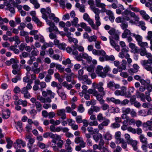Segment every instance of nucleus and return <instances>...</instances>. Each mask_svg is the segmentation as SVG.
Here are the masks:
<instances>
[{"mask_svg": "<svg viewBox=\"0 0 152 152\" xmlns=\"http://www.w3.org/2000/svg\"><path fill=\"white\" fill-rule=\"evenodd\" d=\"M99 14L98 13V15L97 16H96V14H95L94 19L96 21L95 24L93 20L90 18L89 15L86 13L84 14L83 18L84 20L88 22L93 29L97 30L98 29L99 27L101 25Z\"/></svg>", "mask_w": 152, "mask_h": 152, "instance_id": "f257e3e1", "label": "nucleus"}, {"mask_svg": "<svg viewBox=\"0 0 152 152\" xmlns=\"http://www.w3.org/2000/svg\"><path fill=\"white\" fill-rule=\"evenodd\" d=\"M96 5V6L101 8L100 10L101 12H105L106 14L110 16L113 15V12L110 10H107L106 9V4L101 2V0H95Z\"/></svg>", "mask_w": 152, "mask_h": 152, "instance_id": "f03ea898", "label": "nucleus"}, {"mask_svg": "<svg viewBox=\"0 0 152 152\" xmlns=\"http://www.w3.org/2000/svg\"><path fill=\"white\" fill-rule=\"evenodd\" d=\"M60 49L62 50L63 51L66 50V52L71 54L74 55H77L78 52L76 49H77L80 51L83 52L84 51V48H59Z\"/></svg>", "mask_w": 152, "mask_h": 152, "instance_id": "7ed1b4c3", "label": "nucleus"}, {"mask_svg": "<svg viewBox=\"0 0 152 152\" xmlns=\"http://www.w3.org/2000/svg\"><path fill=\"white\" fill-rule=\"evenodd\" d=\"M88 4L90 6V7L91 10L96 14V16L98 15V13H100V10L98 8H96L94 5V1L93 0H88Z\"/></svg>", "mask_w": 152, "mask_h": 152, "instance_id": "20e7f679", "label": "nucleus"}, {"mask_svg": "<svg viewBox=\"0 0 152 152\" xmlns=\"http://www.w3.org/2000/svg\"><path fill=\"white\" fill-rule=\"evenodd\" d=\"M45 20L47 24L50 26L48 29L50 32H51L53 31H55L56 32H59L60 34V32H59L57 27L55 26V24L53 22L49 20L48 19Z\"/></svg>", "mask_w": 152, "mask_h": 152, "instance_id": "39448f33", "label": "nucleus"}, {"mask_svg": "<svg viewBox=\"0 0 152 152\" xmlns=\"http://www.w3.org/2000/svg\"><path fill=\"white\" fill-rule=\"evenodd\" d=\"M96 73L99 76L102 78L105 77V73L104 72L103 67L100 65L97 66L96 70Z\"/></svg>", "mask_w": 152, "mask_h": 152, "instance_id": "423d86ee", "label": "nucleus"}, {"mask_svg": "<svg viewBox=\"0 0 152 152\" xmlns=\"http://www.w3.org/2000/svg\"><path fill=\"white\" fill-rule=\"evenodd\" d=\"M108 33L115 39L116 40L119 39V37L118 34L115 28H112L108 31Z\"/></svg>", "mask_w": 152, "mask_h": 152, "instance_id": "0eeeda50", "label": "nucleus"}, {"mask_svg": "<svg viewBox=\"0 0 152 152\" xmlns=\"http://www.w3.org/2000/svg\"><path fill=\"white\" fill-rule=\"evenodd\" d=\"M141 63L144 68L148 71H150L152 69V66L150 64H152L148 62L146 60H142L141 61Z\"/></svg>", "mask_w": 152, "mask_h": 152, "instance_id": "6e6552de", "label": "nucleus"}, {"mask_svg": "<svg viewBox=\"0 0 152 152\" xmlns=\"http://www.w3.org/2000/svg\"><path fill=\"white\" fill-rule=\"evenodd\" d=\"M107 87L112 90H114L116 89H119L120 86L119 84H115L113 81H110L107 83Z\"/></svg>", "mask_w": 152, "mask_h": 152, "instance_id": "1a4fd4ad", "label": "nucleus"}, {"mask_svg": "<svg viewBox=\"0 0 152 152\" xmlns=\"http://www.w3.org/2000/svg\"><path fill=\"white\" fill-rule=\"evenodd\" d=\"M20 145H21L23 148L26 146V143L25 141L21 139H18L16 140V142L14 143L13 146L15 148L18 149L19 148H20L19 146Z\"/></svg>", "mask_w": 152, "mask_h": 152, "instance_id": "9d476101", "label": "nucleus"}, {"mask_svg": "<svg viewBox=\"0 0 152 152\" xmlns=\"http://www.w3.org/2000/svg\"><path fill=\"white\" fill-rule=\"evenodd\" d=\"M42 14V17L45 20L48 19V15L46 14L49 13L51 12V10L50 8L47 7L46 9L45 8H42L40 10Z\"/></svg>", "mask_w": 152, "mask_h": 152, "instance_id": "9b49d317", "label": "nucleus"}, {"mask_svg": "<svg viewBox=\"0 0 152 152\" xmlns=\"http://www.w3.org/2000/svg\"><path fill=\"white\" fill-rule=\"evenodd\" d=\"M65 112L64 109H58L57 110V115L58 116H60L62 120L65 119L66 118Z\"/></svg>", "mask_w": 152, "mask_h": 152, "instance_id": "f8f14e48", "label": "nucleus"}, {"mask_svg": "<svg viewBox=\"0 0 152 152\" xmlns=\"http://www.w3.org/2000/svg\"><path fill=\"white\" fill-rule=\"evenodd\" d=\"M88 50L89 51H92V53L94 55H99L101 54H104V51L102 50H96L93 48H88Z\"/></svg>", "mask_w": 152, "mask_h": 152, "instance_id": "ddd939ff", "label": "nucleus"}, {"mask_svg": "<svg viewBox=\"0 0 152 152\" xmlns=\"http://www.w3.org/2000/svg\"><path fill=\"white\" fill-rule=\"evenodd\" d=\"M100 108L97 106H92L88 110V113L89 115L93 114V112H98L99 111Z\"/></svg>", "mask_w": 152, "mask_h": 152, "instance_id": "4468645a", "label": "nucleus"}, {"mask_svg": "<svg viewBox=\"0 0 152 152\" xmlns=\"http://www.w3.org/2000/svg\"><path fill=\"white\" fill-rule=\"evenodd\" d=\"M12 65V67L13 69L12 70V72L14 75L17 74L20 69V67L17 64L15 60V62Z\"/></svg>", "mask_w": 152, "mask_h": 152, "instance_id": "2eb2a0df", "label": "nucleus"}, {"mask_svg": "<svg viewBox=\"0 0 152 152\" xmlns=\"http://www.w3.org/2000/svg\"><path fill=\"white\" fill-rule=\"evenodd\" d=\"M4 4L5 6L7 7V10H9L11 13H14L15 12V10L13 5L11 4V3H8V1L4 2Z\"/></svg>", "mask_w": 152, "mask_h": 152, "instance_id": "dca6fc26", "label": "nucleus"}, {"mask_svg": "<svg viewBox=\"0 0 152 152\" xmlns=\"http://www.w3.org/2000/svg\"><path fill=\"white\" fill-rule=\"evenodd\" d=\"M43 137L45 138H47L50 137L51 138H56L57 137L56 134H54L52 132H47L44 133L43 135Z\"/></svg>", "mask_w": 152, "mask_h": 152, "instance_id": "f3484780", "label": "nucleus"}, {"mask_svg": "<svg viewBox=\"0 0 152 152\" xmlns=\"http://www.w3.org/2000/svg\"><path fill=\"white\" fill-rule=\"evenodd\" d=\"M27 146L29 149L28 152H37L39 148L36 145H34L33 147L32 145L27 144Z\"/></svg>", "mask_w": 152, "mask_h": 152, "instance_id": "a211bd4d", "label": "nucleus"}, {"mask_svg": "<svg viewBox=\"0 0 152 152\" xmlns=\"http://www.w3.org/2000/svg\"><path fill=\"white\" fill-rule=\"evenodd\" d=\"M129 50V48H122L121 51L119 53V57L122 58H124L125 56V55L126 56V54H127V53Z\"/></svg>", "mask_w": 152, "mask_h": 152, "instance_id": "6ab92c4d", "label": "nucleus"}, {"mask_svg": "<svg viewBox=\"0 0 152 152\" xmlns=\"http://www.w3.org/2000/svg\"><path fill=\"white\" fill-rule=\"evenodd\" d=\"M106 100L108 102H112L115 104H120V100L119 99H116L113 97L107 98Z\"/></svg>", "mask_w": 152, "mask_h": 152, "instance_id": "aec40b11", "label": "nucleus"}, {"mask_svg": "<svg viewBox=\"0 0 152 152\" xmlns=\"http://www.w3.org/2000/svg\"><path fill=\"white\" fill-rule=\"evenodd\" d=\"M128 143L129 144L131 145L133 148V150L134 151H136L137 149V141L133 140L132 139L128 141Z\"/></svg>", "mask_w": 152, "mask_h": 152, "instance_id": "412c9836", "label": "nucleus"}, {"mask_svg": "<svg viewBox=\"0 0 152 152\" xmlns=\"http://www.w3.org/2000/svg\"><path fill=\"white\" fill-rule=\"evenodd\" d=\"M133 33H132L130 30L128 29H126L124 30V32L122 34V37L123 38H126L130 35H132Z\"/></svg>", "mask_w": 152, "mask_h": 152, "instance_id": "4be33fe9", "label": "nucleus"}, {"mask_svg": "<svg viewBox=\"0 0 152 152\" xmlns=\"http://www.w3.org/2000/svg\"><path fill=\"white\" fill-rule=\"evenodd\" d=\"M55 125H51L50 126V131L54 132H59L61 130V127L58 126L56 128L54 126Z\"/></svg>", "mask_w": 152, "mask_h": 152, "instance_id": "5701e85b", "label": "nucleus"}, {"mask_svg": "<svg viewBox=\"0 0 152 152\" xmlns=\"http://www.w3.org/2000/svg\"><path fill=\"white\" fill-rule=\"evenodd\" d=\"M104 95L102 94H100L97 92V94L96 95H94L96 98L99 101L101 104H103L104 102V100L103 99V96Z\"/></svg>", "mask_w": 152, "mask_h": 152, "instance_id": "b1692460", "label": "nucleus"}, {"mask_svg": "<svg viewBox=\"0 0 152 152\" xmlns=\"http://www.w3.org/2000/svg\"><path fill=\"white\" fill-rule=\"evenodd\" d=\"M16 127L19 132H21L23 130L22 123L21 121H18L16 123Z\"/></svg>", "mask_w": 152, "mask_h": 152, "instance_id": "393cba45", "label": "nucleus"}, {"mask_svg": "<svg viewBox=\"0 0 152 152\" xmlns=\"http://www.w3.org/2000/svg\"><path fill=\"white\" fill-rule=\"evenodd\" d=\"M54 43L55 45H57L59 48H65L66 44L64 43L59 44V41L56 39H55L54 41Z\"/></svg>", "mask_w": 152, "mask_h": 152, "instance_id": "a878e982", "label": "nucleus"}, {"mask_svg": "<svg viewBox=\"0 0 152 152\" xmlns=\"http://www.w3.org/2000/svg\"><path fill=\"white\" fill-rule=\"evenodd\" d=\"M137 98H140L141 101L143 102H145V96L143 93H141L138 91L137 92L136 94Z\"/></svg>", "mask_w": 152, "mask_h": 152, "instance_id": "bb28decb", "label": "nucleus"}, {"mask_svg": "<svg viewBox=\"0 0 152 152\" xmlns=\"http://www.w3.org/2000/svg\"><path fill=\"white\" fill-rule=\"evenodd\" d=\"M59 96L61 97L63 100H65L66 98V94L63 89H62L60 91H58L57 92Z\"/></svg>", "mask_w": 152, "mask_h": 152, "instance_id": "cd10ccee", "label": "nucleus"}, {"mask_svg": "<svg viewBox=\"0 0 152 152\" xmlns=\"http://www.w3.org/2000/svg\"><path fill=\"white\" fill-rule=\"evenodd\" d=\"M10 115V111L8 110H7L3 112L2 113V117L4 119H7L9 118Z\"/></svg>", "mask_w": 152, "mask_h": 152, "instance_id": "c85d7f7f", "label": "nucleus"}, {"mask_svg": "<svg viewBox=\"0 0 152 152\" xmlns=\"http://www.w3.org/2000/svg\"><path fill=\"white\" fill-rule=\"evenodd\" d=\"M32 86L28 85H27L26 86L23 88L21 90V92L22 94L28 92V90H30L32 88Z\"/></svg>", "mask_w": 152, "mask_h": 152, "instance_id": "c756f323", "label": "nucleus"}, {"mask_svg": "<svg viewBox=\"0 0 152 152\" xmlns=\"http://www.w3.org/2000/svg\"><path fill=\"white\" fill-rule=\"evenodd\" d=\"M27 102L26 100L23 101L21 99H19L17 102H14V104L15 105L18 104H22L23 107H25L27 105Z\"/></svg>", "mask_w": 152, "mask_h": 152, "instance_id": "7c9ffc66", "label": "nucleus"}, {"mask_svg": "<svg viewBox=\"0 0 152 152\" xmlns=\"http://www.w3.org/2000/svg\"><path fill=\"white\" fill-rule=\"evenodd\" d=\"M54 77L55 78L57 79L58 81L61 83L63 81V77L61 75H60L58 73L56 72L54 74Z\"/></svg>", "mask_w": 152, "mask_h": 152, "instance_id": "2f4dec72", "label": "nucleus"}, {"mask_svg": "<svg viewBox=\"0 0 152 152\" xmlns=\"http://www.w3.org/2000/svg\"><path fill=\"white\" fill-rule=\"evenodd\" d=\"M75 6L76 7L79 9V10L80 12H85L84 5L78 3L77 4H76Z\"/></svg>", "mask_w": 152, "mask_h": 152, "instance_id": "473e14b6", "label": "nucleus"}, {"mask_svg": "<svg viewBox=\"0 0 152 152\" xmlns=\"http://www.w3.org/2000/svg\"><path fill=\"white\" fill-rule=\"evenodd\" d=\"M93 138L95 142H97L102 138V136L101 134H98L96 135H93Z\"/></svg>", "mask_w": 152, "mask_h": 152, "instance_id": "72a5a7b5", "label": "nucleus"}, {"mask_svg": "<svg viewBox=\"0 0 152 152\" xmlns=\"http://www.w3.org/2000/svg\"><path fill=\"white\" fill-rule=\"evenodd\" d=\"M132 36L135 37L136 40L138 44L142 40V37L139 34H136L134 33L132 34Z\"/></svg>", "mask_w": 152, "mask_h": 152, "instance_id": "f704fd0d", "label": "nucleus"}, {"mask_svg": "<svg viewBox=\"0 0 152 152\" xmlns=\"http://www.w3.org/2000/svg\"><path fill=\"white\" fill-rule=\"evenodd\" d=\"M35 106L38 112H40L42 109V106L40 102L37 101L35 102Z\"/></svg>", "mask_w": 152, "mask_h": 152, "instance_id": "c9c22d12", "label": "nucleus"}, {"mask_svg": "<svg viewBox=\"0 0 152 152\" xmlns=\"http://www.w3.org/2000/svg\"><path fill=\"white\" fill-rule=\"evenodd\" d=\"M121 110L123 113L127 115L131 112V109L129 107H123L121 108Z\"/></svg>", "mask_w": 152, "mask_h": 152, "instance_id": "e433bc0d", "label": "nucleus"}, {"mask_svg": "<svg viewBox=\"0 0 152 152\" xmlns=\"http://www.w3.org/2000/svg\"><path fill=\"white\" fill-rule=\"evenodd\" d=\"M139 139L140 141L142 143L145 144L147 143V139L145 137L144 135L141 134L139 136Z\"/></svg>", "mask_w": 152, "mask_h": 152, "instance_id": "4c0bfd02", "label": "nucleus"}, {"mask_svg": "<svg viewBox=\"0 0 152 152\" xmlns=\"http://www.w3.org/2000/svg\"><path fill=\"white\" fill-rule=\"evenodd\" d=\"M62 85L68 90H70L72 88V86L71 84H69L66 81L63 82Z\"/></svg>", "mask_w": 152, "mask_h": 152, "instance_id": "58836bf2", "label": "nucleus"}, {"mask_svg": "<svg viewBox=\"0 0 152 152\" xmlns=\"http://www.w3.org/2000/svg\"><path fill=\"white\" fill-rule=\"evenodd\" d=\"M130 15L131 17L134 18V19L135 20V21H139V18L138 15L135 14V13L132 12L131 11Z\"/></svg>", "mask_w": 152, "mask_h": 152, "instance_id": "ea45409f", "label": "nucleus"}, {"mask_svg": "<svg viewBox=\"0 0 152 152\" xmlns=\"http://www.w3.org/2000/svg\"><path fill=\"white\" fill-rule=\"evenodd\" d=\"M87 93L90 94H93L94 96V95H96L97 94V91L95 89H89L87 91Z\"/></svg>", "mask_w": 152, "mask_h": 152, "instance_id": "a19ab883", "label": "nucleus"}, {"mask_svg": "<svg viewBox=\"0 0 152 152\" xmlns=\"http://www.w3.org/2000/svg\"><path fill=\"white\" fill-rule=\"evenodd\" d=\"M146 51L145 48H140L139 49V53L142 56H144L146 53Z\"/></svg>", "mask_w": 152, "mask_h": 152, "instance_id": "79ce46f5", "label": "nucleus"}, {"mask_svg": "<svg viewBox=\"0 0 152 152\" xmlns=\"http://www.w3.org/2000/svg\"><path fill=\"white\" fill-rule=\"evenodd\" d=\"M114 94L116 96H124V92L123 91L116 90L114 92Z\"/></svg>", "mask_w": 152, "mask_h": 152, "instance_id": "37998d69", "label": "nucleus"}, {"mask_svg": "<svg viewBox=\"0 0 152 152\" xmlns=\"http://www.w3.org/2000/svg\"><path fill=\"white\" fill-rule=\"evenodd\" d=\"M63 143V141L61 140V139L58 140V142L56 144L57 145V147L58 148V149H59V148H61L62 147Z\"/></svg>", "mask_w": 152, "mask_h": 152, "instance_id": "c03bdc74", "label": "nucleus"}, {"mask_svg": "<svg viewBox=\"0 0 152 152\" xmlns=\"http://www.w3.org/2000/svg\"><path fill=\"white\" fill-rule=\"evenodd\" d=\"M78 22V19L77 17H75L73 19V21H71V22L72 23V25L74 26H75L77 27L78 26L77 23Z\"/></svg>", "mask_w": 152, "mask_h": 152, "instance_id": "a18cd8bd", "label": "nucleus"}, {"mask_svg": "<svg viewBox=\"0 0 152 152\" xmlns=\"http://www.w3.org/2000/svg\"><path fill=\"white\" fill-rule=\"evenodd\" d=\"M53 46V43L52 42H50L49 43L44 42L43 47V48L52 47Z\"/></svg>", "mask_w": 152, "mask_h": 152, "instance_id": "49530a36", "label": "nucleus"}, {"mask_svg": "<svg viewBox=\"0 0 152 152\" xmlns=\"http://www.w3.org/2000/svg\"><path fill=\"white\" fill-rule=\"evenodd\" d=\"M56 68L61 73L63 72L64 70V68L62 67V66L60 64H57Z\"/></svg>", "mask_w": 152, "mask_h": 152, "instance_id": "de8ad7c7", "label": "nucleus"}, {"mask_svg": "<svg viewBox=\"0 0 152 152\" xmlns=\"http://www.w3.org/2000/svg\"><path fill=\"white\" fill-rule=\"evenodd\" d=\"M95 88L97 89L98 91L100 92L101 94L102 95H104L105 94V92L104 91V88L103 87Z\"/></svg>", "mask_w": 152, "mask_h": 152, "instance_id": "09e8293b", "label": "nucleus"}, {"mask_svg": "<svg viewBox=\"0 0 152 152\" xmlns=\"http://www.w3.org/2000/svg\"><path fill=\"white\" fill-rule=\"evenodd\" d=\"M57 136H58L57 137H56V138H52L53 140H51V142L54 143L55 145H56L57 144V141L58 140L61 139V136L58 135L57 134Z\"/></svg>", "mask_w": 152, "mask_h": 152, "instance_id": "8fccbe9b", "label": "nucleus"}, {"mask_svg": "<svg viewBox=\"0 0 152 152\" xmlns=\"http://www.w3.org/2000/svg\"><path fill=\"white\" fill-rule=\"evenodd\" d=\"M139 115L143 116H145L147 115L146 111L145 110H140L138 111Z\"/></svg>", "mask_w": 152, "mask_h": 152, "instance_id": "3c124183", "label": "nucleus"}, {"mask_svg": "<svg viewBox=\"0 0 152 152\" xmlns=\"http://www.w3.org/2000/svg\"><path fill=\"white\" fill-rule=\"evenodd\" d=\"M104 53H105L104 55L101 54L99 55H97V56H102V57H101L99 58V60L100 61L102 62V61H104L107 60L106 58V53L105 52H104Z\"/></svg>", "mask_w": 152, "mask_h": 152, "instance_id": "603ef678", "label": "nucleus"}, {"mask_svg": "<svg viewBox=\"0 0 152 152\" xmlns=\"http://www.w3.org/2000/svg\"><path fill=\"white\" fill-rule=\"evenodd\" d=\"M133 66V69H132V71L133 72H137V70L139 69V67L136 64H134Z\"/></svg>", "mask_w": 152, "mask_h": 152, "instance_id": "864d4df0", "label": "nucleus"}, {"mask_svg": "<svg viewBox=\"0 0 152 152\" xmlns=\"http://www.w3.org/2000/svg\"><path fill=\"white\" fill-rule=\"evenodd\" d=\"M126 65L123 64H121L120 66L118 67V71L120 72H121L123 69L125 70L126 69Z\"/></svg>", "mask_w": 152, "mask_h": 152, "instance_id": "5fc2aeb1", "label": "nucleus"}, {"mask_svg": "<svg viewBox=\"0 0 152 152\" xmlns=\"http://www.w3.org/2000/svg\"><path fill=\"white\" fill-rule=\"evenodd\" d=\"M97 118L99 121L101 122L105 118L103 117L102 113H99L97 116Z\"/></svg>", "mask_w": 152, "mask_h": 152, "instance_id": "6e6d98bb", "label": "nucleus"}, {"mask_svg": "<svg viewBox=\"0 0 152 152\" xmlns=\"http://www.w3.org/2000/svg\"><path fill=\"white\" fill-rule=\"evenodd\" d=\"M99 150L101 152H108V150L106 146H102L99 147Z\"/></svg>", "mask_w": 152, "mask_h": 152, "instance_id": "4d7b16f0", "label": "nucleus"}, {"mask_svg": "<svg viewBox=\"0 0 152 152\" xmlns=\"http://www.w3.org/2000/svg\"><path fill=\"white\" fill-rule=\"evenodd\" d=\"M38 146L41 149H44L45 148V145L44 143L38 142L37 143Z\"/></svg>", "mask_w": 152, "mask_h": 152, "instance_id": "13d9d810", "label": "nucleus"}, {"mask_svg": "<svg viewBox=\"0 0 152 152\" xmlns=\"http://www.w3.org/2000/svg\"><path fill=\"white\" fill-rule=\"evenodd\" d=\"M103 120V121L102 123V124L104 126H107L110 123V121L107 119L104 118Z\"/></svg>", "mask_w": 152, "mask_h": 152, "instance_id": "bf43d9fd", "label": "nucleus"}, {"mask_svg": "<svg viewBox=\"0 0 152 152\" xmlns=\"http://www.w3.org/2000/svg\"><path fill=\"white\" fill-rule=\"evenodd\" d=\"M129 7L131 10L134 12H138L140 11V9L139 8L136 7H134L131 5H129Z\"/></svg>", "mask_w": 152, "mask_h": 152, "instance_id": "052dcab7", "label": "nucleus"}, {"mask_svg": "<svg viewBox=\"0 0 152 152\" xmlns=\"http://www.w3.org/2000/svg\"><path fill=\"white\" fill-rule=\"evenodd\" d=\"M46 74V72L44 71L43 72H42L39 74L38 77L40 80H42L45 77V75Z\"/></svg>", "mask_w": 152, "mask_h": 152, "instance_id": "680f3d73", "label": "nucleus"}, {"mask_svg": "<svg viewBox=\"0 0 152 152\" xmlns=\"http://www.w3.org/2000/svg\"><path fill=\"white\" fill-rule=\"evenodd\" d=\"M83 140V138L80 137H76L75 140V142L77 144L80 143Z\"/></svg>", "mask_w": 152, "mask_h": 152, "instance_id": "e2e57ef3", "label": "nucleus"}, {"mask_svg": "<svg viewBox=\"0 0 152 152\" xmlns=\"http://www.w3.org/2000/svg\"><path fill=\"white\" fill-rule=\"evenodd\" d=\"M138 44L140 47L142 48L147 47L148 45V44L146 42H142V41Z\"/></svg>", "mask_w": 152, "mask_h": 152, "instance_id": "0e129e2a", "label": "nucleus"}, {"mask_svg": "<svg viewBox=\"0 0 152 152\" xmlns=\"http://www.w3.org/2000/svg\"><path fill=\"white\" fill-rule=\"evenodd\" d=\"M62 63L63 64L66 65L71 64V61L69 58H68L66 60L63 61Z\"/></svg>", "mask_w": 152, "mask_h": 152, "instance_id": "69168bd1", "label": "nucleus"}, {"mask_svg": "<svg viewBox=\"0 0 152 152\" xmlns=\"http://www.w3.org/2000/svg\"><path fill=\"white\" fill-rule=\"evenodd\" d=\"M85 110V109L82 104H80L77 108V111L80 113H83Z\"/></svg>", "mask_w": 152, "mask_h": 152, "instance_id": "338daca9", "label": "nucleus"}, {"mask_svg": "<svg viewBox=\"0 0 152 152\" xmlns=\"http://www.w3.org/2000/svg\"><path fill=\"white\" fill-rule=\"evenodd\" d=\"M146 38L148 40L152 39V31H149L148 32Z\"/></svg>", "mask_w": 152, "mask_h": 152, "instance_id": "774afa93", "label": "nucleus"}]
</instances>
